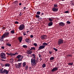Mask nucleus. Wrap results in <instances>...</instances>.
<instances>
[{
	"label": "nucleus",
	"mask_w": 74,
	"mask_h": 74,
	"mask_svg": "<svg viewBox=\"0 0 74 74\" xmlns=\"http://www.w3.org/2000/svg\"><path fill=\"white\" fill-rule=\"evenodd\" d=\"M42 45H43L40 46V47H39V49H38V50H40L41 49H44V48H45V45H48V44L44 42L42 44Z\"/></svg>",
	"instance_id": "obj_1"
},
{
	"label": "nucleus",
	"mask_w": 74,
	"mask_h": 74,
	"mask_svg": "<svg viewBox=\"0 0 74 74\" xmlns=\"http://www.w3.org/2000/svg\"><path fill=\"white\" fill-rule=\"evenodd\" d=\"M0 57L2 59H7V58H6L5 53H1V55H0Z\"/></svg>",
	"instance_id": "obj_2"
},
{
	"label": "nucleus",
	"mask_w": 74,
	"mask_h": 74,
	"mask_svg": "<svg viewBox=\"0 0 74 74\" xmlns=\"http://www.w3.org/2000/svg\"><path fill=\"white\" fill-rule=\"evenodd\" d=\"M24 28H25V25L22 24L19 26L18 29L20 30H22Z\"/></svg>",
	"instance_id": "obj_3"
},
{
	"label": "nucleus",
	"mask_w": 74,
	"mask_h": 74,
	"mask_svg": "<svg viewBox=\"0 0 74 74\" xmlns=\"http://www.w3.org/2000/svg\"><path fill=\"white\" fill-rule=\"evenodd\" d=\"M31 64L32 66H34L36 65V60L35 59H33L32 58L31 60Z\"/></svg>",
	"instance_id": "obj_4"
},
{
	"label": "nucleus",
	"mask_w": 74,
	"mask_h": 74,
	"mask_svg": "<svg viewBox=\"0 0 74 74\" xmlns=\"http://www.w3.org/2000/svg\"><path fill=\"white\" fill-rule=\"evenodd\" d=\"M16 58L18 59V62H20L21 61H22V59H23V56H22V58H21V55H18L16 57Z\"/></svg>",
	"instance_id": "obj_5"
},
{
	"label": "nucleus",
	"mask_w": 74,
	"mask_h": 74,
	"mask_svg": "<svg viewBox=\"0 0 74 74\" xmlns=\"http://www.w3.org/2000/svg\"><path fill=\"white\" fill-rule=\"evenodd\" d=\"M63 43V39H58V45L62 44Z\"/></svg>",
	"instance_id": "obj_6"
},
{
	"label": "nucleus",
	"mask_w": 74,
	"mask_h": 74,
	"mask_svg": "<svg viewBox=\"0 0 74 74\" xmlns=\"http://www.w3.org/2000/svg\"><path fill=\"white\" fill-rule=\"evenodd\" d=\"M9 34H10V33L9 32H6L5 33H4L2 35L3 36L4 38H5L6 37H7L9 35Z\"/></svg>",
	"instance_id": "obj_7"
},
{
	"label": "nucleus",
	"mask_w": 74,
	"mask_h": 74,
	"mask_svg": "<svg viewBox=\"0 0 74 74\" xmlns=\"http://www.w3.org/2000/svg\"><path fill=\"white\" fill-rule=\"evenodd\" d=\"M58 70V67H55L53 68L51 70L52 72H54L57 71Z\"/></svg>",
	"instance_id": "obj_8"
},
{
	"label": "nucleus",
	"mask_w": 74,
	"mask_h": 74,
	"mask_svg": "<svg viewBox=\"0 0 74 74\" xmlns=\"http://www.w3.org/2000/svg\"><path fill=\"white\" fill-rule=\"evenodd\" d=\"M6 53L7 54V55H9V56H12V55H13L14 56L16 55L15 53L14 54V53L12 54V53Z\"/></svg>",
	"instance_id": "obj_9"
},
{
	"label": "nucleus",
	"mask_w": 74,
	"mask_h": 74,
	"mask_svg": "<svg viewBox=\"0 0 74 74\" xmlns=\"http://www.w3.org/2000/svg\"><path fill=\"white\" fill-rule=\"evenodd\" d=\"M13 4H14V5H18V1H14L13 3Z\"/></svg>",
	"instance_id": "obj_10"
},
{
	"label": "nucleus",
	"mask_w": 74,
	"mask_h": 74,
	"mask_svg": "<svg viewBox=\"0 0 74 74\" xmlns=\"http://www.w3.org/2000/svg\"><path fill=\"white\" fill-rule=\"evenodd\" d=\"M4 68H2L0 69V73L3 74L4 73V69L3 70Z\"/></svg>",
	"instance_id": "obj_11"
},
{
	"label": "nucleus",
	"mask_w": 74,
	"mask_h": 74,
	"mask_svg": "<svg viewBox=\"0 0 74 74\" xmlns=\"http://www.w3.org/2000/svg\"><path fill=\"white\" fill-rule=\"evenodd\" d=\"M47 38V36L46 35H43L41 36V38L42 40H44L45 38Z\"/></svg>",
	"instance_id": "obj_12"
},
{
	"label": "nucleus",
	"mask_w": 74,
	"mask_h": 74,
	"mask_svg": "<svg viewBox=\"0 0 74 74\" xmlns=\"http://www.w3.org/2000/svg\"><path fill=\"white\" fill-rule=\"evenodd\" d=\"M27 53L28 54L31 55V53H32V51L30 50H28L27 51Z\"/></svg>",
	"instance_id": "obj_13"
},
{
	"label": "nucleus",
	"mask_w": 74,
	"mask_h": 74,
	"mask_svg": "<svg viewBox=\"0 0 74 74\" xmlns=\"http://www.w3.org/2000/svg\"><path fill=\"white\" fill-rule=\"evenodd\" d=\"M52 10L53 12H56L57 11H58V9L55 8H53L52 9Z\"/></svg>",
	"instance_id": "obj_14"
},
{
	"label": "nucleus",
	"mask_w": 74,
	"mask_h": 74,
	"mask_svg": "<svg viewBox=\"0 0 74 74\" xmlns=\"http://www.w3.org/2000/svg\"><path fill=\"white\" fill-rule=\"evenodd\" d=\"M64 23L62 22H60L59 23V25L60 26H64Z\"/></svg>",
	"instance_id": "obj_15"
},
{
	"label": "nucleus",
	"mask_w": 74,
	"mask_h": 74,
	"mask_svg": "<svg viewBox=\"0 0 74 74\" xmlns=\"http://www.w3.org/2000/svg\"><path fill=\"white\" fill-rule=\"evenodd\" d=\"M9 73V71H8L5 69H4V73H5V74H8Z\"/></svg>",
	"instance_id": "obj_16"
},
{
	"label": "nucleus",
	"mask_w": 74,
	"mask_h": 74,
	"mask_svg": "<svg viewBox=\"0 0 74 74\" xmlns=\"http://www.w3.org/2000/svg\"><path fill=\"white\" fill-rule=\"evenodd\" d=\"M4 38L3 36H2L1 37V38L0 39V41L1 42H2V41H4Z\"/></svg>",
	"instance_id": "obj_17"
},
{
	"label": "nucleus",
	"mask_w": 74,
	"mask_h": 74,
	"mask_svg": "<svg viewBox=\"0 0 74 74\" xmlns=\"http://www.w3.org/2000/svg\"><path fill=\"white\" fill-rule=\"evenodd\" d=\"M22 36L19 37L18 38V40L20 41V42H21L22 40Z\"/></svg>",
	"instance_id": "obj_18"
},
{
	"label": "nucleus",
	"mask_w": 74,
	"mask_h": 74,
	"mask_svg": "<svg viewBox=\"0 0 74 74\" xmlns=\"http://www.w3.org/2000/svg\"><path fill=\"white\" fill-rule=\"evenodd\" d=\"M53 25V23L52 22H50L48 24V26H51Z\"/></svg>",
	"instance_id": "obj_19"
},
{
	"label": "nucleus",
	"mask_w": 74,
	"mask_h": 74,
	"mask_svg": "<svg viewBox=\"0 0 74 74\" xmlns=\"http://www.w3.org/2000/svg\"><path fill=\"white\" fill-rule=\"evenodd\" d=\"M10 66V64L8 63H6L4 65L5 67H9Z\"/></svg>",
	"instance_id": "obj_20"
},
{
	"label": "nucleus",
	"mask_w": 74,
	"mask_h": 74,
	"mask_svg": "<svg viewBox=\"0 0 74 74\" xmlns=\"http://www.w3.org/2000/svg\"><path fill=\"white\" fill-rule=\"evenodd\" d=\"M29 39L28 38H26L25 39V42L29 43Z\"/></svg>",
	"instance_id": "obj_21"
},
{
	"label": "nucleus",
	"mask_w": 74,
	"mask_h": 74,
	"mask_svg": "<svg viewBox=\"0 0 74 74\" xmlns=\"http://www.w3.org/2000/svg\"><path fill=\"white\" fill-rule=\"evenodd\" d=\"M54 59V58L53 57H52L50 58V60H53Z\"/></svg>",
	"instance_id": "obj_22"
},
{
	"label": "nucleus",
	"mask_w": 74,
	"mask_h": 74,
	"mask_svg": "<svg viewBox=\"0 0 74 74\" xmlns=\"http://www.w3.org/2000/svg\"><path fill=\"white\" fill-rule=\"evenodd\" d=\"M30 49V50H36V48L34 47H32Z\"/></svg>",
	"instance_id": "obj_23"
},
{
	"label": "nucleus",
	"mask_w": 74,
	"mask_h": 74,
	"mask_svg": "<svg viewBox=\"0 0 74 74\" xmlns=\"http://www.w3.org/2000/svg\"><path fill=\"white\" fill-rule=\"evenodd\" d=\"M15 66L17 69H18V68H19V67L18 65L17 64H15Z\"/></svg>",
	"instance_id": "obj_24"
},
{
	"label": "nucleus",
	"mask_w": 74,
	"mask_h": 74,
	"mask_svg": "<svg viewBox=\"0 0 74 74\" xmlns=\"http://www.w3.org/2000/svg\"><path fill=\"white\" fill-rule=\"evenodd\" d=\"M45 66H46V64H43L42 65V67H43V68L45 67Z\"/></svg>",
	"instance_id": "obj_25"
},
{
	"label": "nucleus",
	"mask_w": 74,
	"mask_h": 74,
	"mask_svg": "<svg viewBox=\"0 0 74 74\" xmlns=\"http://www.w3.org/2000/svg\"><path fill=\"white\" fill-rule=\"evenodd\" d=\"M26 62H24L23 63V67H25V66H26Z\"/></svg>",
	"instance_id": "obj_26"
},
{
	"label": "nucleus",
	"mask_w": 74,
	"mask_h": 74,
	"mask_svg": "<svg viewBox=\"0 0 74 74\" xmlns=\"http://www.w3.org/2000/svg\"><path fill=\"white\" fill-rule=\"evenodd\" d=\"M14 32H15V31H14V30H12L10 32V33H12L13 34H14V33H15Z\"/></svg>",
	"instance_id": "obj_27"
},
{
	"label": "nucleus",
	"mask_w": 74,
	"mask_h": 74,
	"mask_svg": "<svg viewBox=\"0 0 74 74\" xmlns=\"http://www.w3.org/2000/svg\"><path fill=\"white\" fill-rule=\"evenodd\" d=\"M22 64L21 63H18V67H19V68L20 67H21V64Z\"/></svg>",
	"instance_id": "obj_28"
},
{
	"label": "nucleus",
	"mask_w": 74,
	"mask_h": 74,
	"mask_svg": "<svg viewBox=\"0 0 74 74\" xmlns=\"http://www.w3.org/2000/svg\"><path fill=\"white\" fill-rule=\"evenodd\" d=\"M23 47L24 48H27V46L26 45H23Z\"/></svg>",
	"instance_id": "obj_29"
},
{
	"label": "nucleus",
	"mask_w": 74,
	"mask_h": 74,
	"mask_svg": "<svg viewBox=\"0 0 74 74\" xmlns=\"http://www.w3.org/2000/svg\"><path fill=\"white\" fill-rule=\"evenodd\" d=\"M36 14L37 15H40L41 13L40 12L38 11L37 12Z\"/></svg>",
	"instance_id": "obj_30"
},
{
	"label": "nucleus",
	"mask_w": 74,
	"mask_h": 74,
	"mask_svg": "<svg viewBox=\"0 0 74 74\" xmlns=\"http://www.w3.org/2000/svg\"><path fill=\"white\" fill-rule=\"evenodd\" d=\"M8 46H9V47H11V44H10V43H7L6 44Z\"/></svg>",
	"instance_id": "obj_31"
},
{
	"label": "nucleus",
	"mask_w": 74,
	"mask_h": 74,
	"mask_svg": "<svg viewBox=\"0 0 74 74\" xmlns=\"http://www.w3.org/2000/svg\"><path fill=\"white\" fill-rule=\"evenodd\" d=\"M54 7L55 8H57V7H58V5H56V4H54Z\"/></svg>",
	"instance_id": "obj_32"
},
{
	"label": "nucleus",
	"mask_w": 74,
	"mask_h": 74,
	"mask_svg": "<svg viewBox=\"0 0 74 74\" xmlns=\"http://www.w3.org/2000/svg\"><path fill=\"white\" fill-rule=\"evenodd\" d=\"M66 23L67 24H70V23H71V22L68 21L66 22Z\"/></svg>",
	"instance_id": "obj_33"
},
{
	"label": "nucleus",
	"mask_w": 74,
	"mask_h": 74,
	"mask_svg": "<svg viewBox=\"0 0 74 74\" xmlns=\"http://www.w3.org/2000/svg\"><path fill=\"white\" fill-rule=\"evenodd\" d=\"M67 57H72V55H67Z\"/></svg>",
	"instance_id": "obj_34"
},
{
	"label": "nucleus",
	"mask_w": 74,
	"mask_h": 74,
	"mask_svg": "<svg viewBox=\"0 0 74 74\" xmlns=\"http://www.w3.org/2000/svg\"><path fill=\"white\" fill-rule=\"evenodd\" d=\"M49 20L50 22H52V21H53V20L51 19V18H49Z\"/></svg>",
	"instance_id": "obj_35"
},
{
	"label": "nucleus",
	"mask_w": 74,
	"mask_h": 74,
	"mask_svg": "<svg viewBox=\"0 0 74 74\" xmlns=\"http://www.w3.org/2000/svg\"><path fill=\"white\" fill-rule=\"evenodd\" d=\"M53 49L56 52L58 51V49L55 48H53Z\"/></svg>",
	"instance_id": "obj_36"
},
{
	"label": "nucleus",
	"mask_w": 74,
	"mask_h": 74,
	"mask_svg": "<svg viewBox=\"0 0 74 74\" xmlns=\"http://www.w3.org/2000/svg\"><path fill=\"white\" fill-rule=\"evenodd\" d=\"M25 70H27L28 69V66L27 65L25 67Z\"/></svg>",
	"instance_id": "obj_37"
},
{
	"label": "nucleus",
	"mask_w": 74,
	"mask_h": 74,
	"mask_svg": "<svg viewBox=\"0 0 74 74\" xmlns=\"http://www.w3.org/2000/svg\"><path fill=\"white\" fill-rule=\"evenodd\" d=\"M49 53L50 54H51V53H52L53 52H52V51H49Z\"/></svg>",
	"instance_id": "obj_38"
},
{
	"label": "nucleus",
	"mask_w": 74,
	"mask_h": 74,
	"mask_svg": "<svg viewBox=\"0 0 74 74\" xmlns=\"http://www.w3.org/2000/svg\"><path fill=\"white\" fill-rule=\"evenodd\" d=\"M19 23V22L18 21H16L15 22V24H18Z\"/></svg>",
	"instance_id": "obj_39"
},
{
	"label": "nucleus",
	"mask_w": 74,
	"mask_h": 74,
	"mask_svg": "<svg viewBox=\"0 0 74 74\" xmlns=\"http://www.w3.org/2000/svg\"><path fill=\"white\" fill-rule=\"evenodd\" d=\"M36 18H40V16H39V15H36Z\"/></svg>",
	"instance_id": "obj_40"
},
{
	"label": "nucleus",
	"mask_w": 74,
	"mask_h": 74,
	"mask_svg": "<svg viewBox=\"0 0 74 74\" xmlns=\"http://www.w3.org/2000/svg\"><path fill=\"white\" fill-rule=\"evenodd\" d=\"M34 45L36 47V46H37V45L36 43H34Z\"/></svg>",
	"instance_id": "obj_41"
},
{
	"label": "nucleus",
	"mask_w": 74,
	"mask_h": 74,
	"mask_svg": "<svg viewBox=\"0 0 74 74\" xmlns=\"http://www.w3.org/2000/svg\"><path fill=\"white\" fill-rule=\"evenodd\" d=\"M68 13H69L68 11H66L65 12H64V13H65V14H67Z\"/></svg>",
	"instance_id": "obj_42"
},
{
	"label": "nucleus",
	"mask_w": 74,
	"mask_h": 74,
	"mask_svg": "<svg viewBox=\"0 0 74 74\" xmlns=\"http://www.w3.org/2000/svg\"><path fill=\"white\" fill-rule=\"evenodd\" d=\"M68 65H70V64H71V65H73V63H69L68 64Z\"/></svg>",
	"instance_id": "obj_43"
},
{
	"label": "nucleus",
	"mask_w": 74,
	"mask_h": 74,
	"mask_svg": "<svg viewBox=\"0 0 74 74\" xmlns=\"http://www.w3.org/2000/svg\"><path fill=\"white\" fill-rule=\"evenodd\" d=\"M23 35L24 36H26V33L25 32H24V33L23 32Z\"/></svg>",
	"instance_id": "obj_44"
},
{
	"label": "nucleus",
	"mask_w": 74,
	"mask_h": 74,
	"mask_svg": "<svg viewBox=\"0 0 74 74\" xmlns=\"http://www.w3.org/2000/svg\"><path fill=\"white\" fill-rule=\"evenodd\" d=\"M30 37L31 38H33V35H30Z\"/></svg>",
	"instance_id": "obj_45"
},
{
	"label": "nucleus",
	"mask_w": 74,
	"mask_h": 74,
	"mask_svg": "<svg viewBox=\"0 0 74 74\" xmlns=\"http://www.w3.org/2000/svg\"><path fill=\"white\" fill-rule=\"evenodd\" d=\"M1 48H2V49H4V46H2L1 47Z\"/></svg>",
	"instance_id": "obj_46"
},
{
	"label": "nucleus",
	"mask_w": 74,
	"mask_h": 74,
	"mask_svg": "<svg viewBox=\"0 0 74 74\" xmlns=\"http://www.w3.org/2000/svg\"><path fill=\"white\" fill-rule=\"evenodd\" d=\"M32 56H35V54H33L32 55Z\"/></svg>",
	"instance_id": "obj_47"
},
{
	"label": "nucleus",
	"mask_w": 74,
	"mask_h": 74,
	"mask_svg": "<svg viewBox=\"0 0 74 74\" xmlns=\"http://www.w3.org/2000/svg\"><path fill=\"white\" fill-rule=\"evenodd\" d=\"M1 60H2V61H3V62H5V60H4L3 59H1Z\"/></svg>",
	"instance_id": "obj_48"
},
{
	"label": "nucleus",
	"mask_w": 74,
	"mask_h": 74,
	"mask_svg": "<svg viewBox=\"0 0 74 74\" xmlns=\"http://www.w3.org/2000/svg\"><path fill=\"white\" fill-rule=\"evenodd\" d=\"M22 5V3H20L19 4V5Z\"/></svg>",
	"instance_id": "obj_49"
},
{
	"label": "nucleus",
	"mask_w": 74,
	"mask_h": 74,
	"mask_svg": "<svg viewBox=\"0 0 74 74\" xmlns=\"http://www.w3.org/2000/svg\"><path fill=\"white\" fill-rule=\"evenodd\" d=\"M36 63H38V60H36Z\"/></svg>",
	"instance_id": "obj_50"
},
{
	"label": "nucleus",
	"mask_w": 74,
	"mask_h": 74,
	"mask_svg": "<svg viewBox=\"0 0 74 74\" xmlns=\"http://www.w3.org/2000/svg\"><path fill=\"white\" fill-rule=\"evenodd\" d=\"M1 66H2V67H3L4 66V64H1Z\"/></svg>",
	"instance_id": "obj_51"
},
{
	"label": "nucleus",
	"mask_w": 74,
	"mask_h": 74,
	"mask_svg": "<svg viewBox=\"0 0 74 74\" xmlns=\"http://www.w3.org/2000/svg\"><path fill=\"white\" fill-rule=\"evenodd\" d=\"M15 55H18V53H17V52H16L15 53Z\"/></svg>",
	"instance_id": "obj_52"
},
{
	"label": "nucleus",
	"mask_w": 74,
	"mask_h": 74,
	"mask_svg": "<svg viewBox=\"0 0 74 74\" xmlns=\"http://www.w3.org/2000/svg\"><path fill=\"white\" fill-rule=\"evenodd\" d=\"M19 14V15H22V14L21 12H20Z\"/></svg>",
	"instance_id": "obj_53"
},
{
	"label": "nucleus",
	"mask_w": 74,
	"mask_h": 74,
	"mask_svg": "<svg viewBox=\"0 0 74 74\" xmlns=\"http://www.w3.org/2000/svg\"><path fill=\"white\" fill-rule=\"evenodd\" d=\"M33 58L34 59H35L36 58L35 56H34Z\"/></svg>",
	"instance_id": "obj_54"
},
{
	"label": "nucleus",
	"mask_w": 74,
	"mask_h": 74,
	"mask_svg": "<svg viewBox=\"0 0 74 74\" xmlns=\"http://www.w3.org/2000/svg\"><path fill=\"white\" fill-rule=\"evenodd\" d=\"M44 13H42L41 15H44Z\"/></svg>",
	"instance_id": "obj_55"
},
{
	"label": "nucleus",
	"mask_w": 74,
	"mask_h": 74,
	"mask_svg": "<svg viewBox=\"0 0 74 74\" xmlns=\"http://www.w3.org/2000/svg\"><path fill=\"white\" fill-rule=\"evenodd\" d=\"M39 58H41V55H39Z\"/></svg>",
	"instance_id": "obj_56"
},
{
	"label": "nucleus",
	"mask_w": 74,
	"mask_h": 74,
	"mask_svg": "<svg viewBox=\"0 0 74 74\" xmlns=\"http://www.w3.org/2000/svg\"><path fill=\"white\" fill-rule=\"evenodd\" d=\"M42 60V58H41L40 59V61H41Z\"/></svg>",
	"instance_id": "obj_57"
},
{
	"label": "nucleus",
	"mask_w": 74,
	"mask_h": 74,
	"mask_svg": "<svg viewBox=\"0 0 74 74\" xmlns=\"http://www.w3.org/2000/svg\"><path fill=\"white\" fill-rule=\"evenodd\" d=\"M23 9H24V10H25V9H26V7H24L23 8Z\"/></svg>",
	"instance_id": "obj_58"
},
{
	"label": "nucleus",
	"mask_w": 74,
	"mask_h": 74,
	"mask_svg": "<svg viewBox=\"0 0 74 74\" xmlns=\"http://www.w3.org/2000/svg\"><path fill=\"white\" fill-rule=\"evenodd\" d=\"M29 32H30V31H27V33H29Z\"/></svg>",
	"instance_id": "obj_59"
},
{
	"label": "nucleus",
	"mask_w": 74,
	"mask_h": 74,
	"mask_svg": "<svg viewBox=\"0 0 74 74\" xmlns=\"http://www.w3.org/2000/svg\"><path fill=\"white\" fill-rule=\"evenodd\" d=\"M40 20H41V19H42V18H40Z\"/></svg>",
	"instance_id": "obj_60"
},
{
	"label": "nucleus",
	"mask_w": 74,
	"mask_h": 74,
	"mask_svg": "<svg viewBox=\"0 0 74 74\" xmlns=\"http://www.w3.org/2000/svg\"><path fill=\"white\" fill-rule=\"evenodd\" d=\"M27 56H28V57H29V55H27Z\"/></svg>",
	"instance_id": "obj_61"
},
{
	"label": "nucleus",
	"mask_w": 74,
	"mask_h": 74,
	"mask_svg": "<svg viewBox=\"0 0 74 74\" xmlns=\"http://www.w3.org/2000/svg\"><path fill=\"white\" fill-rule=\"evenodd\" d=\"M21 15H22L21 14H20V15H19L20 16H21Z\"/></svg>",
	"instance_id": "obj_62"
},
{
	"label": "nucleus",
	"mask_w": 74,
	"mask_h": 74,
	"mask_svg": "<svg viewBox=\"0 0 74 74\" xmlns=\"http://www.w3.org/2000/svg\"><path fill=\"white\" fill-rule=\"evenodd\" d=\"M72 5H74V3L72 4Z\"/></svg>",
	"instance_id": "obj_63"
},
{
	"label": "nucleus",
	"mask_w": 74,
	"mask_h": 74,
	"mask_svg": "<svg viewBox=\"0 0 74 74\" xmlns=\"http://www.w3.org/2000/svg\"><path fill=\"white\" fill-rule=\"evenodd\" d=\"M65 0H62V1H64Z\"/></svg>",
	"instance_id": "obj_64"
}]
</instances>
